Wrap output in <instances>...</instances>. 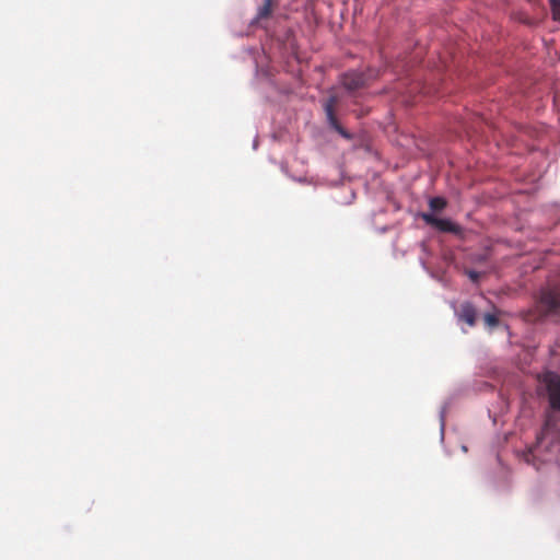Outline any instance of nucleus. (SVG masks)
Masks as SVG:
<instances>
[{"instance_id":"f257e3e1","label":"nucleus","mask_w":560,"mask_h":560,"mask_svg":"<svg viewBox=\"0 0 560 560\" xmlns=\"http://www.w3.org/2000/svg\"><path fill=\"white\" fill-rule=\"evenodd\" d=\"M537 308L540 316L560 313V287H547L540 291Z\"/></svg>"},{"instance_id":"f03ea898","label":"nucleus","mask_w":560,"mask_h":560,"mask_svg":"<svg viewBox=\"0 0 560 560\" xmlns=\"http://www.w3.org/2000/svg\"><path fill=\"white\" fill-rule=\"evenodd\" d=\"M340 98L337 94H330L324 102L323 108L328 121V125L331 129L337 131L342 138L347 140H352L353 136L347 131L338 121L336 116V107L339 104Z\"/></svg>"},{"instance_id":"7ed1b4c3","label":"nucleus","mask_w":560,"mask_h":560,"mask_svg":"<svg viewBox=\"0 0 560 560\" xmlns=\"http://www.w3.org/2000/svg\"><path fill=\"white\" fill-rule=\"evenodd\" d=\"M539 381L546 387L550 408L560 412V376L548 371L539 377Z\"/></svg>"},{"instance_id":"20e7f679","label":"nucleus","mask_w":560,"mask_h":560,"mask_svg":"<svg viewBox=\"0 0 560 560\" xmlns=\"http://www.w3.org/2000/svg\"><path fill=\"white\" fill-rule=\"evenodd\" d=\"M370 77L357 71H349L342 75L341 82L343 88L350 93L355 92L368 85Z\"/></svg>"},{"instance_id":"39448f33","label":"nucleus","mask_w":560,"mask_h":560,"mask_svg":"<svg viewBox=\"0 0 560 560\" xmlns=\"http://www.w3.org/2000/svg\"><path fill=\"white\" fill-rule=\"evenodd\" d=\"M422 218L428 224L436 228L441 232L457 234L460 231L459 225L448 219H440L429 213H424Z\"/></svg>"},{"instance_id":"423d86ee","label":"nucleus","mask_w":560,"mask_h":560,"mask_svg":"<svg viewBox=\"0 0 560 560\" xmlns=\"http://www.w3.org/2000/svg\"><path fill=\"white\" fill-rule=\"evenodd\" d=\"M457 316L459 320L472 327L477 322V310L470 302H464L459 307Z\"/></svg>"},{"instance_id":"0eeeda50","label":"nucleus","mask_w":560,"mask_h":560,"mask_svg":"<svg viewBox=\"0 0 560 560\" xmlns=\"http://www.w3.org/2000/svg\"><path fill=\"white\" fill-rule=\"evenodd\" d=\"M272 0H264V4L258 9L257 19L262 20L271 15Z\"/></svg>"},{"instance_id":"6e6552de","label":"nucleus","mask_w":560,"mask_h":560,"mask_svg":"<svg viewBox=\"0 0 560 560\" xmlns=\"http://www.w3.org/2000/svg\"><path fill=\"white\" fill-rule=\"evenodd\" d=\"M498 314L499 311H495L494 313L485 314L483 320L488 328L493 329L499 325L500 320Z\"/></svg>"},{"instance_id":"1a4fd4ad","label":"nucleus","mask_w":560,"mask_h":560,"mask_svg":"<svg viewBox=\"0 0 560 560\" xmlns=\"http://www.w3.org/2000/svg\"><path fill=\"white\" fill-rule=\"evenodd\" d=\"M551 18L555 22H560V0H548Z\"/></svg>"},{"instance_id":"9d476101","label":"nucleus","mask_w":560,"mask_h":560,"mask_svg":"<svg viewBox=\"0 0 560 560\" xmlns=\"http://www.w3.org/2000/svg\"><path fill=\"white\" fill-rule=\"evenodd\" d=\"M429 206L433 211H441L446 207V200L442 197H433L430 199Z\"/></svg>"},{"instance_id":"9b49d317","label":"nucleus","mask_w":560,"mask_h":560,"mask_svg":"<svg viewBox=\"0 0 560 560\" xmlns=\"http://www.w3.org/2000/svg\"><path fill=\"white\" fill-rule=\"evenodd\" d=\"M469 277L472 279V280H477L478 279V273L475 272V271H470L469 272Z\"/></svg>"}]
</instances>
